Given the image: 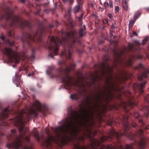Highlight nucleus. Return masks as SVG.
<instances>
[{
  "label": "nucleus",
  "instance_id": "f257e3e1",
  "mask_svg": "<svg viewBox=\"0 0 149 149\" xmlns=\"http://www.w3.org/2000/svg\"><path fill=\"white\" fill-rule=\"evenodd\" d=\"M100 100L101 97L99 95L92 98L87 97L86 101L89 104L88 107L83 108L80 106L79 113L74 111L70 119L66 120L63 124L54 129L55 136L53 137L49 135L43 145L47 147L51 145L52 141L58 145H63L68 141H83L84 137L79 135L81 130L79 127L85 126L86 127L85 131L88 134H91V130L86 129L88 126L94 124L93 110L99 106L98 104Z\"/></svg>",
  "mask_w": 149,
  "mask_h": 149
},
{
  "label": "nucleus",
  "instance_id": "f03ea898",
  "mask_svg": "<svg viewBox=\"0 0 149 149\" xmlns=\"http://www.w3.org/2000/svg\"><path fill=\"white\" fill-rule=\"evenodd\" d=\"M43 106H42L39 102L36 100L31 105L29 109H26L20 111L18 116L14 119V125L18 127L19 132L20 134L18 136H16V131L14 129L11 130L10 137L15 136V139L12 142V145L10 144L7 145L8 148H10L12 146L13 148L15 149H19L22 148L21 142L23 140L25 141L26 143H24V149H32V145L30 142L29 137L30 134L29 132L28 129L25 127L24 123L22 120V118L26 116L27 119L31 118L33 115L36 116V111H41L42 110Z\"/></svg>",
  "mask_w": 149,
  "mask_h": 149
},
{
  "label": "nucleus",
  "instance_id": "7ed1b4c3",
  "mask_svg": "<svg viewBox=\"0 0 149 149\" xmlns=\"http://www.w3.org/2000/svg\"><path fill=\"white\" fill-rule=\"evenodd\" d=\"M128 117L127 116H124L121 121L122 124L124 128V132L123 134L121 133H118L115 131L113 130H111L110 132V135L108 136H102L101 138V141L103 142L105 141H110L111 140L112 138L113 137H116L118 139H119L120 136L123 135L126 136L128 137L130 139L133 140L134 139V135L128 133V134L127 135L126 133L127 132V130L129 128L127 120Z\"/></svg>",
  "mask_w": 149,
  "mask_h": 149
},
{
  "label": "nucleus",
  "instance_id": "20e7f679",
  "mask_svg": "<svg viewBox=\"0 0 149 149\" xmlns=\"http://www.w3.org/2000/svg\"><path fill=\"white\" fill-rule=\"evenodd\" d=\"M50 41L51 44L48 46V48L50 50H52L54 47H55V48L53 51V54L54 55H56L57 54L58 51L59 49L58 46L62 43V41L57 37L55 38L53 36L51 37Z\"/></svg>",
  "mask_w": 149,
  "mask_h": 149
},
{
  "label": "nucleus",
  "instance_id": "39448f33",
  "mask_svg": "<svg viewBox=\"0 0 149 149\" xmlns=\"http://www.w3.org/2000/svg\"><path fill=\"white\" fill-rule=\"evenodd\" d=\"M63 81L64 82L65 86L70 88L72 85H74L77 87L85 88V82L82 80L80 81H77V82L73 83L71 78L68 76H66L65 78L63 79Z\"/></svg>",
  "mask_w": 149,
  "mask_h": 149
},
{
  "label": "nucleus",
  "instance_id": "423d86ee",
  "mask_svg": "<svg viewBox=\"0 0 149 149\" xmlns=\"http://www.w3.org/2000/svg\"><path fill=\"white\" fill-rule=\"evenodd\" d=\"M6 55L8 56L10 62L13 60L21 59L19 54L13 52L10 48L6 47L5 49Z\"/></svg>",
  "mask_w": 149,
  "mask_h": 149
},
{
  "label": "nucleus",
  "instance_id": "0eeeda50",
  "mask_svg": "<svg viewBox=\"0 0 149 149\" xmlns=\"http://www.w3.org/2000/svg\"><path fill=\"white\" fill-rule=\"evenodd\" d=\"M100 149H123V147L120 144L116 145H108L106 147L104 145H102L100 148ZM125 149H133V145L132 144H127L125 146Z\"/></svg>",
  "mask_w": 149,
  "mask_h": 149
},
{
  "label": "nucleus",
  "instance_id": "6e6552de",
  "mask_svg": "<svg viewBox=\"0 0 149 149\" xmlns=\"http://www.w3.org/2000/svg\"><path fill=\"white\" fill-rule=\"evenodd\" d=\"M9 108V106H7L3 111L1 114L0 115V129L1 126L4 125L6 123L5 121L3 119L7 118L8 117V114L9 112L8 109ZM3 135V134L0 132V136H2Z\"/></svg>",
  "mask_w": 149,
  "mask_h": 149
},
{
  "label": "nucleus",
  "instance_id": "1a4fd4ad",
  "mask_svg": "<svg viewBox=\"0 0 149 149\" xmlns=\"http://www.w3.org/2000/svg\"><path fill=\"white\" fill-rule=\"evenodd\" d=\"M123 53V50L120 52H119L117 51H115L114 53V55L115 56L114 58L115 60V67H116L117 66L119 65L122 64H124L125 63V62L123 61L120 58V56Z\"/></svg>",
  "mask_w": 149,
  "mask_h": 149
},
{
  "label": "nucleus",
  "instance_id": "9d476101",
  "mask_svg": "<svg viewBox=\"0 0 149 149\" xmlns=\"http://www.w3.org/2000/svg\"><path fill=\"white\" fill-rule=\"evenodd\" d=\"M6 18L8 19L9 18L11 19V22L10 24L11 26H12L14 24L15 22H19V23L21 24V26L22 25H24L23 22L22 21V20L19 19L20 17L18 15L10 16L9 15L6 16L3 15L0 17V20L1 19L3 18Z\"/></svg>",
  "mask_w": 149,
  "mask_h": 149
},
{
  "label": "nucleus",
  "instance_id": "9b49d317",
  "mask_svg": "<svg viewBox=\"0 0 149 149\" xmlns=\"http://www.w3.org/2000/svg\"><path fill=\"white\" fill-rule=\"evenodd\" d=\"M146 84V81L139 84L137 83L134 84L133 85V87L134 88H137L139 90L140 92L142 93L143 91V88Z\"/></svg>",
  "mask_w": 149,
  "mask_h": 149
},
{
  "label": "nucleus",
  "instance_id": "f8f14e48",
  "mask_svg": "<svg viewBox=\"0 0 149 149\" xmlns=\"http://www.w3.org/2000/svg\"><path fill=\"white\" fill-rule=\"evenodd\" d=\"M100 144L99 141L95 139H93L92 141L90 148L92 149H97L98 146Z\"/></svg>",
  "mask_w": 149,
  "mask_h": 149
},
{
  "label": "nucleus",
  "instance_id": "ddd939ff",
  "mask_svg": "<svg viewBox=\"0 0 149 149\" xmlns=\"http://www.w3.org/2000/svg\"><path fill=\"white\" fill-rule=\"evenodd\" d=\"M146 143V140L144 138H141L138 143L139 149H143L145 147Z\"/></svg>",
  "mask_w": 149,
  "mask_h": 149
},
{
  "label": "nucleus",
  "instance_id": "4468645a",
  "mask_svg": "<svg viewBox=\"0 0 149 149\" xmlns=\"http://www.w3.org/2000/svg\"><path fill=\"white\" fill-rule=\"evenodd\" d=\"M149 73V69H148L142 74V75L139 76L138 77V79L139 80H141L143 79V77L147 78L148 77V74Z\"/></svg>",
  "mask_w": 149,
  "mask_h": 149
},
{
  "label": "nucleus",
  "instance_id": "2eb2a0df",
  "mask_svg": "<svg viewBox=\"0 0 149 149\" xmlns=\"http://www.w3.org/2000/svg\"><path fill=\"white\" fill-rule=\"evenodd\" d=\"M81 95V92L72 94L70 95V98L72 100H77L79 98Z\"/></svg>",
  "mask_w": 149,
  "mask_h": 149
},
{
  "label": "nucleus",
  "instance_id": "dca6fc26",
  "mask_svg": "<svg viewBox=\"0 0 149 149\" xmlns=\"http://www.w3.org/2000/svg\"><path fill=\"white\" fill-rule=\"evenodd\" d=\"M74 13H76L78 12L82 11V7L80 4L76 6L74 8Z\"/></svg>",
  "mask_w": 149,
  "mask_h": 149
},
{
  "label": "nucleus",
  "instance_id": "f3484780",
  "mask_svg": "<svg viewBox=\"0 0 149 149\" xmlns=\"http://www.w3.org/2000/svg\"><path fill=\"white\" fill-rule=\"evenodd\" d=\"M129 1L128 0H124L122 1V6L124 10H127L128 9V6L127 2Z\"/></svg>",
  "mask_w": 149,
  "mask_h": 149
},
{
  "label": "nucleus",
  "instance_id": "a211bd4d",
  "mask_svg": "<svg viewBox=\"0 0 149 149\" xmlns=\"http://www.w3.org/2000/svg\"><path fill=\"white\" fill-rule=\"evenodd\" d=\"M32 133L34 134V137L36 138L38 141H39L40 138L38 135V132L36 129H35L32 132Z\"/></svg>",
  "mask_w": 149,
  "mask_h": 149
},
{
  "label": "nucleus",
  "instance_id": "6ab92c4d",
  "mask_svg": "<svg viewBox=\"0 0 149 149\" xmlns=\"http://www.w3.org/2000/svg\"><path fill=\"white\" fill-rule=\"evenodd\" d=\"M77 34L76 32L74 31H73L71 32H69L65 34V35L67 37H73L76 35Z\"/></svg>",
  "mask_w": 149,
  "mask_h": 149
},
{
  "label": "nucleus",
  "instance_id": "aec40b11",
  "mask_svg": "<svg viewBox=\"0 0 149 149\" xmlns=\"http://www.w3.org/2000/svg\"><path fill=\"white\" fill-rule=\"evenodd\" d=\"M134 56H132L129 59L128 61L126 62L127 64L128 65L130 66L132 65L133 64V60L134 58Z\"/></svg>",
  "mask_w": 149,
  "mask_h": 149
},
{
  "label": "nucleus",
  "instance_id": "412c9836",
  "mask_svg": "<svg viewBox=\"0 0 149 149\" xmlns=\"http://www.w3.org/2000/svg\"><path fill=\"white\" fill-rule=\"evenodd\" d=\"M106 97L105 100L106 101L108 102L110 101L112 99L113 96L112 94L109 93L108 95H106Z\"/></svg>",
  "mask_w": 149,
  "mask_h": 149
},
{
  "label": "nucleus",
  "instance_id": "4be33fe9",
  "mask_svg": "<svg viewBox=\"0 0 149 149\" xmlns=\"http://www.w3.org/2000/svg\"><path fill=\"white\" fill-rule=\"evenodd\" d=\"M85 29V27L81 28L79 31V35L80 36H83L85 34V31L84 30Z\"/></svg>",
  "mask_w": 149,
  "mask_h": 149
},
{
  "label": "nucleus",
  "instance_id": "5701e85b",
  "mask_svg": "<svg viewBox=\"0 0 149 149\" xmlns=\"http://www.w3.org/2000/svg\"><path fill=\"white\" fill-rule=\"evenodd\" d=\"M74 147V149H88V148L86 146L81 147L78 145H75Z\"/></svg>",
  "mask_w": 149,
  "mask_h": 149
},
{
  "label": "nucleus",
  "instance_id": "b1692460",
  "mask_svg": "<svg viewBox=\"0 0 149 149\" xmlns=\"http://www.w3.org/2000/svg\"><path fill=\"white\" fill-rule=\"evenodd\" d=\"M143 109L147 112L146 113H144V115L145 116H147L149 113V106H146L144 107Z\"/></svg>",
  "mask_w": 149,
  "mask_h": 149
},
{
  "label": "nucleus",
  "instance_id": "393cba45",
  "mask_svg": "<svg viewBox=\"0 0 149 149\" xmlns=\"http://www.w3.org/2000/svg\"><path fill=\"white\" fill-rule=\"evenodd\" d=\"M127 105L130 106L131 107H132L136 105V103H134L132 101H130L128 103Z\"/></svg>",
  "mask_w": 149,
  "mask_h": 149
},
{
  "label": "nucleus",
  "instance_id": "a878e982",
  "mask_svg": "<svg viewBox=\"0 0 149 149\" xmlns=\"http://www.w3.org/2000/svg\"><path fill=\"white\" fill-rule=\"evenodd\" d=\"M143 67V66L141 63H140L136 66V69H139V70H140Z\"/></svg>",
  "mask_w": 149,
  "mask_h": 149
},
{
  "label": "nucleus",
  "instance_id": "bb28decb",
  "mask_svg": "<svg viewBox=\"0 0 149 149\" xmlns=\"http://www.w3.org/2000/svg\"><path fill=\"white\" fill-rule=\"evenodd\" d=\"M18 76L17 74H15V78H13V79H12L13 81V82H15L17 80H18Z\"/></svg>",
  "mask_w": 149,
  "mask_h": 149
},
{
  "label": "nucleus",
  "instance_id": "cd10ccee",
  "mask_svg": "<svg viewBox=\"0 0 149 149\" xmlns=\"http://www.w3.org/2000/svg\"><path fill=\"white\" fill-rule=\"evenodd\" d=\"M143 132L144 131L143 130L140 129L138 132V134L140 136H141L143 134Z\"/></svg>",
  "mask_w": 149,
  "mask_h": 149
},
{
  "label": "nucleus",
  "instance_id": "c85d7f7f",
  "mask_svg": "<svg viewBox=\"0 0 149 149\" xmlns=\"http://www.w3.org/2000/svg\"><path fill=\"white\" fill-rule=\"evenodd\" d=\"M106 68H107V71L111 72L112 70V68L109 65H106Z\"/></svg>",
  "mask_w": 149,
  "mask_h": 149
},
{
  "label": "nucleus",
  "instance_id": "c756f323",
  "mask_svg": "<svg viewBox=\"0 0 149 149\" xmlns=\"http://www.w3.org/2000/svg\"><path fill=\"white\" fill-rule=\"evenodd\" d=\"M134 21L133 20H130L129 22V26H132L133 25V24L134 23Z\"/></svg>",
  "mask_w": 149,
  "mask_h": 149
},
{
  "label": "nucleus",
  "instance_id": "7c9ffc66",
  "mask_svg": "<svg viewBox=\"0 0 149 149\" xmlns=\"http://www.w3.org/2000/svg\"><path fill=\"white\" fill-rule=\"evenodd\" d=\"M134 46V44L133 43H130L128 45V48L130 50H131L133 47Z\"/></svg>",
  "mask_w": 149,
  "mask_h": 149
},
{
  "label": "nucleus",
  "instance_id": "2f4dec72",
  "mask_svg": "<svg viewBox=\"0 0 149 149\" xmlns=\"http://www.w3.org/2000/svg\"><path fill=\"white\" fill-rule=\"evenodd\" d=\"M6 43L9 46L13 45L14 44V43L13 42H10L8 40L7 41Z\"/></svg>",
  "mask_w": 149,
  "mask_h": 149
},
{
  "label": "nucleus",
  "instance_id": "473e14b6",
  "mask_svg": "<svg viewBox=\"0 0 149 149\" xmlns=\"http://www.w3.org/2000/svg\"><path fill=\"white\" fill-rule=\"evenodd\" d=\"M138 122L140 124L141 126H143L144 124V123L141 119L139 120Z\"/></svg>",
  "mask_w": 149,
  "mask_h": 149
},
{
  "label": "nucleus",
  "instance_id": "72a5a7b5",
  "mask_svg": "<svg viewBox=\"0 0 149 149\" xmlns=\"http://www.w3.org/2000/svg\"><path fill=\"white\" fill-rule=\"evenodd\" d=\"M83 14H81L79 17H78L77 19L78 20L81 21L83 18Z\"/></svg>",
  "mask_w": 149,
  "mask_h": 149
},
{
  "label": "nucleus",
  "instance_id": "f704fd0d",
  "mask_svg": "<svg viewBox=\"0 0 149 149\" xmlns=\"http://www.w3.org/2000/svg\"><path fill=\"white\" fill-rule=\"evenodd\" d=\"M72 70V66H71L70 67L67 68L65 69V70L66 72H68L71 71Z\"/></svg>",
  "mask_w": 149,
  "mask_h": 149
},
{
  "label": "nucleus",
  "instance_id": "c9c22d12",
  "mask_svg": "<svg viewBox=\"0 0 149 149\" xmlns=\"http://www.w3.org/2000/svg\"><path fill=\"white\" fill-rule=\"evenodd\" d=\"M145 98V100L147 102H149V94L146 95Z\"/></svg>",
  "mask_w": 149,
  "mask_h": 149
},
{
  "label": "nucleus",
  "instance_id": "e433bc0d",
  "mask_svg": "<svg viewBox=\"0 0 149 149\" xmlns=\"http://www.w3.org/2000/svg\"><path fill=\"white\" fill-rule=\"evenodd\" d=\"M134 116L136 118H137L139 116V114L138 112H136L134 114Z\"/></svg>",
  "mask_w": 149,
  "mask_h": 149
},
{
  "label": "nucleus",
  "instance_id": "4c0bfd02",
  "mask_svg": "<svg viewBox=\"0 0 149 149\" xmlns=\"http://www.w3.org/2000/svg\"><path fill=\"white\" fill-rule=\"evenodd\" d=\"M109 4L110 7V8H112L113 7V3L111 1H109Z\"/></svg>",
  "mask_w": 149,
  "mask_h": 149
},
{
  "label": "nucleus",
  "instance_id": "58836bf2",
  "mask_svg": "<svg viewBox=\"0 0 149 149\" xmlns=\"http://www.w3.org/2000/svg\"><path fill=\"white\" fill-rule=\"evenodd\" d=\"M148 40V37H146L144 38L143 40V44H144Z\"/></svg>",
  "mask_w": 149,
  "mask_h": 149
},
{
  "label": "nucleus",
  "instance_id": "ea45409f",
  "mask_svg": "<svg viewBox=\"0 0 149 149\" xmlns=\"http://www.w3.org/2000/svg\"><path fill=\"white\" fill-rule=\"evenodd\" d=\"M140 14H135L134 16V18L135 19H136L140 16Z\"/></svg>",
  "mask_w": 149,
  "mask_h": 149
},
{
  "label": "nucleus",
  "instance_id": "a19ab883",
  "mask_svg": "<svg viewBox=\"0 0 149 149\" xmlns=\"http://www.w3.org/2000/svg\"><path fill=\"white\" fill-rule=\"evenodd\" d=\"M103 5L105 7H108L109 6V3L107 2H104V3Z\"/></svg>",
  "mask_w": 149,
  "mask_h": 149
},
{
  "label": "nucleus",
  "instance_id": "79ce46f5",
  "mask_svg": "<svg viewBox=\"0 0 149 149\" xmlns=\"http://www.w3.org/2000/svg\"><path fill=\"white\" fill-rule=\"evenodd\" d=\"M115 10L116 12H118L119 10V8L118 6H116L115 7Z\"/></svg>",
  "mask_w": 149,
  "mask_h": 149
},
{
  "label": "nucleus",
  "instance_id": "37998d69",
  "mask_svg": "<svg viewBox=\"0 0 149 149\" xmlns=\"http://www.w3.org/2000/svg\"><path fill=\"white\" fill-rule=\"evenodd\" d=\"M134 42L135 44H136L138 45L140 44L139 41L138 40H134Z\"/></svg>",
  "mask_w": 149,
  "mask_h": 149
},
{
  "label": "nucleus",
  "instance_id": "c03bdc74",
  "mask_svg": "<svg viewBox=\"0 0 149 149\" xmlns=\"http://www.w3.org/2000/svg\"><path fill=\"white\" fill-rule=\"evenodd\" d=\"M69 56L67 57H68L69 59H70L71 57V55L72 54V52H71L69 51Z\"/></svg>",
  "mask_w": 149,
  "mask_h": 149
},
{
  "label": "nucleus",
  "instance_id": "a18cd8bd",
  "mask_svg": "<svg viewBox=\"0 0 149 149\" xmlns=\"http://www.w3.org/2000/svg\"><path fill=\"white\" fill-rule=\"evenodd\" d=\"M0 38L3 41H4L5 37L1 35L0 36Z\"/></svg>",
  "mask_w": 149,
  "mask_h": 149
},
{
  "label": "nucleus",
  "instance_id": "49530a36",
  "mask_svg": "<svg viewBox=\"0 0 149 149\" xmlns=\"http://www.w3.org/2000/svg\"><path fill=\"white\" fill-rule=\"evenodd\" d=\"M132 126L134 127H136L137 125H136V123H134V122L132 123Z\"/></svg>",
  "mask_w": 149,
  "mask_h": 149
},
{
  "label": "nucleus",
  "instance_id": "de8ad7c7",
  "mask_svg": "<svg viewBox=\"0 0 149 149\" xmlns=\"http://www.w3.org/2000/svg\"><path fill=\"white\" fill-rule=\"evenodd\" d=\"M133 34L134 35L136 36H137L138 35L137 33L136 32L134 31L133 32Z\"/></svg>",
  "mask_w": 149,
  "mask_h": 149
},
{
  "label": "nucleus",
  "instance_id": "09e8293b",
  "mask_svg": "<svg viewBox=\"0 0 149 149\" xmlns=\"http://www.w3.org/2000/svg\"><path fill=\"white\" fill-rule=\"evenodd\" d=\"M145 130H148L149 129V125H147L145 128Z\"/></svg>",
  "mask_w": 149,
  "mask_h": 149
},
{
  "label": "nucleus",
  "instance_id": "8fccbe9b",
  "mask_svg": "<svg viewBox=\"0 0 149 149\" xmlns=\"http://www.w3.org/2000/svg\"><path fill=\"white\" fill-rule=\"evenodd\" d=\"M108 15L110 18H111L113 17L111 13L109 14Z\"/></svg>",
  "mask_w": 149,
  "mask_h": 149
},
{
  "label": "nucleus",
  "instance_id": "3c124183",
  "mask_svg": "<svg viewBox=\"0 0 149 149\" xmlns=\"http://www.w3.org/2000/svg\"><path fill=\"white\" fill-rule=\"evenodd\" d=\"M28 37L30 39L32 40L33 38L31 35H29Z\"/></svg>",
  "mask_w": 149,
  "mask_h": 149
},
{
  "label": "nucleus",
  "instance_id": "603ef678",
  "mask_svg": "<svg viewBox=\"0 0 149 149\" xmlns=\"http://www.w3.org/2000/svg\"><path fill=\"white\" fill-rule=\"evenodd\" d=\"M103 21L104 24H107V22L106 19H104Z\"/></svg>",
  "mask_w": 149,
  "mask_h": 149
},
{
  "label": "nucleus",
  "instance_id": "864d4df0",
  "mask_svg": "<svg viewBox=\"0 0 149 149\" xmlns=\"http://www.w3.org/2000/svg\"><path fill=\"white\" fill-rule=\"evenodd\" d=\"M11 32H12V31H10L9 33H8V36H10L11 35Z\"/></svg>",
  "mask_w": 149,
  "mask_h": 149
},
{
  "label": "nucleus",
  "instance_id": "5fc2aeb1",
  "mask_svg": "<svg viewBox=\"0 0 149 149\" xmlns=\"http://www.w3.org/2000/svg\"><path fill=\"white\" fill-rule=\"evenodd\" d=\"M113 123V121L112 120H111L110 121L109 123L108 124V125H111V124Z\"/></svg>",
  "mask_w": 149,
  "mask_h": 149
},
{
  "label": "nucleus",
  "instance_id": "6e6d98bb",
  "mask_svg": "<svg viewBox=\"0 0 149 149\" xmlns=\"http://www.w3.org/2000/svg\"><path fill=\"white\" fill-rule=\"evenodd\" d=\"M111 27L113 29H114L115 28L114 26V25L113 24L111 25Z\"/></svg>",
  "mask_w": 149,
  "mask_h": 149
},
{
  "label": "nucleus",
  "instance_id": "4d7b16f0",
  "mask_svg": "<svg viewBox=\"0 0 149 149\" xmlns=\"http://www.w3.org/2000/svg\"><path fill=\"white\" fill-rule=\"evenodd\" d=\"M142 57V56H138L137 57V58H138L139 59V58H141Z\"/></svg>",
  "mask_w": 149,
  "mask_h": 149
},
{
  "label": "nucleus",
  "instance_id": "13d9d810",
  "mask_svg": "<svg viewBox=\"0 0 149 149\" xmlns=\"http://www.w3.org/2000/svg\"><path fill=\"white\" fill-rule=\"evenodd\" d=\"M31 75V74L30 73H29L28 74V76L30 77Z\"/></svg>",
  "mask_w": 149,
  "mask_h": 149
},
{
  "label": "nucleus",
  "instance_id": "bf43d9fd",
  "mask_svg": "<svg viewBox=\"0 0 149 149\" xmlns=\"http://www.w3.org/2000/svg\"><path fill=\"white\" fill-rule=\"evenodd\" d=\"M146 9L149 12V8H146Z\"/></svg>",
  "mask_w": 149,
  "mask_h": 149
},
{
  "label": "nucleus",
  "instance_id": "052dcab7",
  "mask_svg": "<svg viewBox=\"0 0 149 149\" xmlns=\"http://www.w3.org/2000/svg\"><path fill=\"white\" fill-rule=\"evenodd\" d=\"M92 15L93 17H95L96 16V15L94 14H92Z\"/></svg>",
  "mask_w": 149,
  "mask_h": 149
},
{
  "label": "nucleus",
  "instance_id": "680f3d73",
  "mask_svg": "<svg viewBox=\"0 0 149 149\" xmlns=\"http://www.w3.org/2000/svg\"><path fill=\"white\" fill-rule=\"evenodd\" d=\"M65 54V52H62L61 53L62 55H63Z\"/></svg>",
  "mask_w": 149,
  "mask_h": 149
},
{
  "label": "nucleus",
  "instance_id": "e2e57ef3",
  "mask_svg": "<svg viewBox=\"0 0 149 149\" xmlns=\"http://www.w3.org/2000/svg\"><path fill=\"white\" fill-rule=\"evenodd\" d=\"M15 84H16L17 87H18V84L17 83H15Z\"/></svg>",
  "mask_w": 149,
  "mask_h": 149
},
{
  "label": "nucleus",
  "instance_id": "0e129e2a",
  "mask_svg": "<svg viewBox=\"0 0 149 149\" xmlns=\"http://www.w3.org/2000/svg\"><path fill=\"white\" fill-rule=\"evenodd\" d=\"M65 41V38H64V39H63L62 40V41Z\"/></svg>",
  "mask_w": 149,
  "mask_h": 149
},
{
  "label": "nucleus",
  "instance_id": "69168bd1",
  "mask_svg": "<svg viewBox=\"0 0 149 149\" xmlns=\"http://www.w3.org/2000/svg\"><path fill=\"white\" fill-rule=\"evenodd\" d=\"M49 27L50 28H51V27H52V25H50L49 26Z\"/></svg>",
  "mask_w": 149,
  "mask_h": 149
},
{
  "label": "nucleus",
  "instance_id": "338daca9",
  "mask_svg": "<svg viewBox=\"0 0 149 149\" xmlns=\"http://www.w3.org/2000/svg\"><path fill=\"white\" fill-rule=\"evenodd\" d=\"M102 43V42H100L99 43V44H101Z\"/></svg>",
  "mask_w": 149,
  "mask_h": 149
},
{
  "label": "nucleus",
  "instance_id": "774afa93",
  "mask_svg": "<svg viewBox=\"0 0 149 149\" xmlns=\"http://www.w3.org/2000/svg\"><path fill=\"white\" fill-rule=\"evenodd\" d=\"M72 20H70V23H71V22H72Z\"/></svg>",
  "mask_w": 149,
  "mask_h": 149
}]
</instances>
